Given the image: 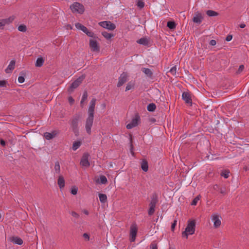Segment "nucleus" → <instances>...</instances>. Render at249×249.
Returning a JSON list of instances; mask_svg holds the SVG:
<instances>
[{
  "label": "nucleus",
  "instance_id": "obj_1",
  "mask_svg": "<svg viewBox=\"0 0 249 249\" xmlns=\"http://www.w3.org/2000/svg\"><path fill=\"white\" fill-rule=\"evenodd\" d=\"M96 99L92 98L90 101L89 107L88 108V117L86 119L85 128L88 134H91V128L92 126L94 119V108Z\"/></svg>",
  "mask_w": 249,
  "mask_h": 249
},
{
  "label": "nucleus",
  "instance_id": "obj_2",
  "mask_svg": "<svg viewBox=\"0 0 249 249\" xmlns=\"http://www.w3.org/2000/svg\"><path fill=\"white\" fill-rule=\"evenodd\" d=\"M196 228V221L195 220H189L185 229V230L182 232V237H186L188 238V235H192L195 233Z\"/></svg>",
  "mask_w": 249,
  "mask_h": 249
},
{
  "label": "nucleus",
  "instance_id": "obj_3",
  "mask_svg": "<svg viewBox=\"0 0 249 249\" xmlns=\"http://www.w3.org/2000/svg\"><path fill=\"white\" fill-rule=\"evenodd\" d=\"M85 77V74H82L74 81L69 88L68 89V92L70 94L71 93L74 91V89H76L82 83Z\"/></svg>",
  "mask_w": 249,
  "mask_h": 249
},
{
  "label": "nucleus",
  "instance_id": "obj_4",
  "mask_svg": "<svg viewBox=\"0 0 249 249\" xmlns=\"http://www.w3.org/2000/svg\"><path fill=\"white\" fill-rule=\"evenodd\" d=\"M70 8L73 13H77L80 14H82L85 11L83 5L77 2L71 4L70 6Z\"/></svg>",
  "mask_w": 249,
  "mask_h": 249
},
{
  "label": "nucleus",
  "instance_id": "obj_5",
  "mask_svg": "<svg viewBox=\"0 0 249 249\" xmlns=\"http://www.w3.org/2000/svg\"><path fill=\"white\" fill-rule=\"evenodd\" d=\"M140 122V116L138 113H136L134 118L132 119L131 122L126 125V128L128 129H131L137 126Z\"/></svg>",
  "mask_w": 249,
  "mask_h": 249
},
{
  "label": "nucleus",
  "instance_id": "obj_6",
  "mask_svg": "<svg viewBox=\"0 0 249 249\" xmlns=\"http://www.w3.org/2000/svg\"><path fill=\"white\" fill-rule=\"evenodd\" d=\"M89 46L92 52L98 53L100 51L99 43L95 39L91 38L89 41Z\"/></svg>",
  "mask_w": 249,
  "mask_h": 249
},
{
  "label": "nucleus",
  "instance_id": "obj_7",
  "mask_svg": "<svg viewBox=\"0 0 249 249\" xmlns=\"http://www.w3.org/2000/svg\"><path fill=\"white\" fill-rule=\"evenodd\" d=\"M79 120L78 116H75L73 117L71 120V127L72 131L76 136H77L79 133L78 128V121Z\"/></svg>",
  "mask_w": 249,
  "mask_h": 249
},
{
  "label": "nucleus",
  "instance_id": "obj_8",
  "mask_svg": "<svg viewBox=\"0 0 249 249\" xmlns=\"http://www.w3.org/2000/svg\"><path fill=\"white\" fill-rule=\"evenodd\" d=\"M99 25L104 28L111 31L114 30L116 28L115 25L110 21H104L100 22L99 23Z\"/></svg>",
  "mask_w": 249,
  "mask_h": 249
},
{
  "label": "nucleus",
  "instance_id": "obj_9",
  "mask_svg": "<svg viewBox=\"0 0 249 249\" xmlns=\"http://www.w3.org/2000/svg\"><path fill=\"white\" fill-rule=\"evenodd\" d=\"M89 155L87 153H85L81 159L80 164L82 166L88 167L90 165V163L89 161Z\"/></svg>",
  "mask_w": 249,
  "mask_h": 249
},
{
  "label": "nucleus",
  "instance_id": "obj_10",
  "mask_svg": "<svg viewBox=\"0 0 249 249\" xmlns=\"http://www.w3.org/2000/svg\"><path fill=\"white\" fill-rule=\"evenodd\" d=\"M15 18L14 16H12L7 18L0 19V28H3L5 25H8L11 23Z\"/></svg>",
  "mask_w": 249,
  "mask_h": 249
},
{
  "label": "nucleus",
  "instance_id": "obj_11",
  "mask_svg": "<svg viewBox=\"0 0 249 249\" xmlns=\"http://www.w3.org/2000/svg\"><path fill=\"white\" fill-rule=\"evenodd\" d=\"M128 77V74L125 72H123L119 77V81L117 84V87H120L122 86L124 83L127 81Z\"/></svg>",
  "mask_w": 249,
  "mask_h": 249
},
{
  "label": "nucleus",
  "instance_id": "obj_12",
  "mask_svg": "<svg viewBox=\"0 0 249 249\" xmlns=\"http://www.w3.org/2000/svg\"><path fill=\"white\" fill-rule=\"evenodd\" d=\"M182 98L185 101L186 104H187L190 106H192V100L189 92H183L182 95Z\"/></svg>",
  "mask_w": 249,
  "mask_h": 249
},
{
  "label": "nucleus",
  "instance_id": "obj_13",
  "mask_svg": "<svg viewBox=\"0 0 249 249\" xmlns=\"http://www.w3.org/2000/svg\"><path fill=\"white\" fill-rule=\"evenodd\" d=\"M137 227L135 225H132L130 227V236L131 241H134L137 235Z\"/></svg>",
  "mask_w": 249,
  "mask_h": 249
},
{
  "label": "nucleus",
  "instance_id": "obj_14",
  "mask_svg": "<svg viewBox=\"0 0 249 249\" xmlns=\"http://www.w3.org/2000/svg\"><path fill=\"white\" fill-rule=\"evenodd\" d=\"M56 131H53L52 132H45L44 133V137L46 140H49L54 138L57 134Z\"/></svg>",
  "mask_w": 249,
  "mask_h": 249
},
{
  "label": "nucleus",
  "instance_id": "obj_15",
  "mask_svg": "<svg viewBox=\"0 0 249 249\" xmlns=\"http://www.w3.org/2000/svg\"><path fill=\"white\" fill-rule=\"evenodd\" d=\"M151 201L149 205H156L157 203L158 202V195L156 193H153L151 195Z\"/></svg>",
  "mask_w": 249,
  "mask_h": 249
},
{
  "label": "nucleus",
  "instance_id": "obj_16",
  "mask_svg": "<svg viewBox=\"0 0 249 249\" xmlns=\"http://www.w3.org/2000/svg\"><path fill=\"white\" fill-rule=\"evenodd\" d=\"M212 220L213 221L214 228H217L221 225V220L217 215H213L212 216Z\"/></svg>",
  "mask_w": 249,
  "mask_h": 249
},
{
  "label": "nucleus",
  "instance_id": "obj_17",
  "mask_svg": "<svg viewBox=\"0 0 249 249\" xmlns=\"http://www.w3.org/2000/svg\"><path fill=\"white\" fill-rule=\"evenodd\" d=\"M137 42L140 44L146 46H149L150 41L146 37H142L137 41Z\"/></svg>",
  "mask_w": 249,
  "mask_h": 249
},
{
  "label": "nucleus",
  "instance_id": "obj_18",
  "mask_svg": "<svg viewBox=\"0 0 249 249\" xmlns=\"http://www.w3.org/2000/svg\"><path fill=\"white\" fill-rule=\"evenodd\" d=\"M15 61L11 60L7 68L5 70V72L7 73H10L14 69L15 66Z\"/></svg>",
  "mask_w": 249,
  "mask_h": 249
},
{
  "label": "nucleus",
  "instance_id": "obj_19",
  "mask_svg": "<svg viewBox=\"0 0 249 249\" xmlns=\"http://www.w3.org/2000/svg\"><path fill=\"white\" fill-rule=\"evenodd\" d=\"M141 167L144 172H147L148 170V163L146 160H142L141 163Z\"/></svg>",
  "mask_w": 249,
  "mask_h": 249
},
{
  "label": "nucleus",
  "instance_id": "obj_20",
  "mask_svg": "<svg viewBox=\"0 0 249 249\" xmlns=\"http://www.w3.org/2000/svg\"><path fill=\"white\" fill-rule=\"evenodd\" d=\"M203 17L200 13L197 14L196 16L193 18V21L194 22L197 24H200L202 22Z\"/></svg>",
  "mask_w": 249,
  "mask_h": 249
},
{
  "label": "nucleus",
  "instance_id": "obj_21",
  "mask_svg": "<svg viewBox=\"0 0 249 249\" xmlns=\"http://www.w3.org/2000/svg\"><path fill=\"white\" fill-rule=\"evenodd\" d=\"M142 71L148 77L152 78L153 76V72L150 69L142 68Z\"/></svg>",
  "mask_w": 249,
  "mask_h": 249
},
{
  "label": "nucleus",
  "instance_id": "obj_22",
  "mask_svg": "<svg viewBox=\"0 0 249 249\" xmlns=\"http://www.w3.org/2000/svg\"><path fill=\"white\" fill-rule=\"evenodd\" d=\"M57 184L60 189H62L65 186V180L63 176H59L57 180Z\"/></svg>",
  "mask_w": 249,
  "mask_h": 249
},
{
  "label": "nucleus",
  "instance_id": "obj_23",
  "mask_svg": "<svg viewBox=\"0 0 249 249\" xmlns=\"http://www.w3.org/2000/svg\"><path fill=\"white\" fill-rule=\"evenodd\" d=\"M11 242L15 244L21 245L23 244L22 240L18 237H12L11 240Z\"/></svg>",
  "mask_w": 249,
  "mask_h": 249
},
{
  "label": "nucleus",
  "instance_id": "obj_24",
  "mask_svg": "<svg viewBox=\"0 0 249 249\" xmlns=\"http://www.w3.org/2000/svg\"><path fill=\"white\" fill-rule=\"evenodd\" d=\"M44 62V60L42 57H38L36 62L35 66L37 67H41Z\"/></svg>",
  "mask_w": 249,
  "mask_h": 249
},
{
  "label": "nucleus",
  "instance_id": "obj_25",
  "mask_svg": "<svg viewBox=\"0 0 249 249\" xmlns=\"http://www.w3.org/2000/svg\"><path fill=\"white\" fill-rule=\"evenodd\" d=\"M88 36L92 37L93 39H96L98 37L95 35V34L90 31H89L87 28L85 32H84Z\"/></svg>",
  "mask_w": 249,
  "mask_h": 249
},
{
  "label": "nucleus",
  "instance_id": "obj_26",
  "mask_svg": "<svg viewBox=\"0 0 249 249\" xmlns=\"http://www.w3.org/2000/svg\"><path fill=\"white\" fill-rule=\"evenodd\" d=\"M102 36H103L105 38H106L107 39H110L112 37H113V36H114L113 34H110V33H108V32H106V31L102 32Z\"/></svg>",
  "mask_w": 249,
  "mask_h": 249
},
{
  "label": "nucleus",
  "instance_id": "obj_27",
  "mask_svg": "<svg viewBox=\"0 0 249 249\" xmlns=\"http://www.w3.org/2000/svg\"><path fill=\"white\" fill-rule=\"evenodd\" d=\"M99 200L101 203H105L107 201V196L106 194H99Z\"/></svg>",
  "mask_w": 249,
  "mask_h": 249
},
{
  "label": "nucleus",
  "instance_id": "obj_28",
  "mask_svg": "<svg viewBox=\"0 0 249 249\" xmlns=\"http://www.w3.org/2000/svg\"><path fill=\"white\" fill-rule=\"evenodd\" d=\"M167 26L171 30L174 29L176 28V24L174 21H169L167 22Z\"/></svg>",
  "mask_w": 249,
  "mask_h": 249
},
{
  "label": "nucleus",
  "instance_id": "obj_29",
  "mask_svg": "<svg viewBox=\"0 0 249 249\" xmlns=\"http://www.w3.org/2000/svg\"><path fill=\"white\" fill-rule=\"evenodd\" d=\"M156 106L154 103L149 104L147 107V110L150 112L154 111L156 109Z\"/></svg>",
  "mask_w": 249,
  "mask_h": 249
},
{
  "label": "nucleus",
  "instance_id": "obj_30",
  "mask_svg": "<svg viewBox=\"0 0 249 249\" xmlns=\"http://www.w3.org/2000/svg\"><path fill=\"white\" fill-rule=\"evenodd\" d=\"M155 206L149 205V209L148 211V214L149 215H152L154 214L155 211Z\"/></svg>",
  "mask_w": 249,
  "mask_h": 249
},
{
  "label": "nucleus",
  "instance_id": "obj_31",
  "mask_svg": "<svg viewBox=\"0 0 249 249\" xmlns=\"http://www.w3.org/2000/svg\"><path fill=\"white\" fill-rule=\"evenodd\" d=\"M76 28L81 30L83 32H85L86 30L87 29V27L83 25L80 23H76L75 25Z\"/></svg>",
  "mask_w": 249,
  "mask_h": 249
},
{
  "label": "nucleus",
  "instance_id": "obj_32",
  "mask_svg": "<svg viewBox=\"0 0 249 249\" xmlns=\"http://www.w3.org/2000/svg\"><path fill=\"white\" fill-rule=\"evenodd\" d=\"M81 144V142L79 141L74 142L72 144V150L75 151L80 146Z\"/></svg>",
  "mask_w": 249,
  "mask_h": 249
},
{
  "label": "nucleus",
  "instance_id": "obj_33",
  "mask_svg": "<svg viewBox=\"0 0 249 249\" xmlns=\"http://www.w3.org/2000/svg\"><path fill=\"white\" fill-rule=\"evenodd\" d=\"M54 170L56 174H60V167L59 161H57L55 162L54 165Z\"/></svg>",
  "mask_w": 249,
  "mask_h": 249
},
{
  "label": "nucleus",
  "instance_id": "obj_34",
  "mask_svg": "<svg viewBox=\"0 0 249 249\" xmlns=\"http://www.w3.org/2000/svg\"><path fill=\"white\" fill-rule=\"evenodd\" d=\"M207 15L209 17H213V16H216L218 15V13L213 11V10H208L206 12Z\"/></svg>",
  "mask_w": 249,
  "mask_h": 249
},
{
  "label": "nucleus",
  "instance_id": "obj_35",
  "mask_svg": "<svg viewBox=\"0 0 249 249\" xmlns=\"http://www.w3.org/2000/svg\"><path fill=\"white\" fill-rule=\"evenodd\" d=\"M229 174L230 172L228 170H224L221 173L220 175L221 176L224 177V178H227L229 177Z\"/></svg>",
  "mask_w": 249,
  "mask_h": 249
},
{
  "label": "nucleus",
  "instance_id": "obj_36",
  "mask_svg": "<svg viewBox=\"0 0 249 249\" xmlns=\"http://www.w3.org/2000/svg\"><path fill=\"white\" fill-rule=\"evenodd\" d=\"M134 83L132 82H129L127 83L126 88H125V91H128L130 89H131L132 88H134Z\"/></svg>",
  "mask_w": 249,
  "mask_h": 249
},
{
  "label": "nucleus",
  "instance_id": "obj_37",
  "mask_svg": "<svg viewBox=\"0 0 249 249\" xmlns=\"http://www.w3.org/2000/svg\"><path fill=\"white\" fill-rule=\"evenodd\" d=\"M100 183L104 184H106L107 182V178L104 175H102L100 177Z\"/></svg>",
  "mask_w": 249,
  "mask_h": 249
},
{
  "label": "nucleus",
  "instance_id": "obj_38",
  "mask_svg": "<svg viewBox=\"0 0 249 249\" xmlns=\"http://www.w3.org/2000/svg\"><path fill=\"white\" fill-rule=\"evenodd\" d=\"M18 30L20 32H25L27 30V27L25 25H20L18 27Z\"/></svg>",
  "mask_w": 249,
  "mask_h": 249
},
{
  "label": "nucleus",
  "instance_id": "obj_39",
  "mask_svg": "<svg viewBox=\"0 0 249 249\" xmlns=\"http://www.w3.org/2000/svg\"><path fill=\"white\" fill-rule=\"evenodd\" d=\"M200 196L198 195L196 197L191 203L192 205H196L198 201L200 199Z\"/></svg>",
  "mask_w": 249,
  "mask_h": 249
},
{
  "label": "nucleus",
  "instance_id": "obj_40",
  "mask_svg": "<svg viewBox=\"0 0 249 249\" xmlns=\"http://www.w3.org/2000/svg\"><path fill=\"white\" fill-rule=\"evenodd\" d=\"M150 249H158V244L156 241H153L150 245Z\"/></svg>",
  "mask_w": 249,
  "mask_h": 249
},
{
  "label": "nucleus",
  "instance_id": "obj_41",
  "mask_svg": "<svg viewBox=\"0 0 249 249\" xmlns=\"http://www.w3.org/2000/svg\"><path fill=\"white\" fill-rule=\"evenodd\" d=\"M88 96V92L86 90L84 91L82 97V102H84L85 100L87 99Z\"/></svg>",
  "mask_w": 249,
  "mask_h": 249
},
{
  "label": "nucleus",
  "instance_id": "obj_42",
  "mask_svg": "<svg viewBox=\"0 0 249 249\" xmlns=\"http://www.w3.org/2000/svg\"><path fill=\"white\" fill-rule=\"evenodd\" d=\"M137 5L140 8L142 9L144 6V3L142 0H139L137 2Z\"/></svg>",
  "mask_w": 249,
  "mask_h": 249
},
{
  "label": "nucleus",
  "instance_id": "obj_43",
  "mask_svg": "<svg viewBox=\"0 0 249 249\" xmlns=\"http://www.w3.org/2000/svg\"><path fill=\"white\" fill-rule=\"evenodd\" d=\"M77 191H78L77 187L74 186L71 188V194H72L73 195H75L77 193Z\"/></svg>",
  "mask_w": 249,
  "mask_h": 249
},
{
  "label": "nucleus",
  "instance_id": "obj_44",
  "mask_svg": "<svg viewBox=\"0 0 249 249\" xmlns=\"http://www.w3.org/2000/svg\"><path fill=\"white\" fill-rule=\"evenodd\" d=\"M7 84L6 80H0V87H5Z\"/></svg>",
  "mask_w": 249,
  "mask_h": 249
},
{
  "label": "nucleus",
  "instance_id": "obj_45",
  "mask_svg": "<svg viewBox=\"0 0 249 249\" xmlns=\"http://www.w3.org/2000/svg\"><path fill=\"white\" fill-rule=\"evenodd\" d=\"M177 68L176 66L172 67L170 70V72L172 73L173 75H175L176 73Z\"/></svg>",
  "mask_w": 249,
  "mask_h": 249
},
{
  "label": "nucleus",
  "instance_id": "obj_46",
  "mask_svg": "<svg viewBox=\"0 0 249 249\" xmlns=\"http://www.w3.org/2000/svg\"><path fill=\"white\" fill-rule=\"evenodd\" d=\"M244 66L243 65H241L239 66L236 73H241L244 70Z\"/></svg>",
  "mask_w": 249,
  "mask_h": 249
},
{
  "label": "nucleus",
  "instance_id": "obj_47",
  "mask_svg": "<svg viewBox=\"0 0 249 249\" xmlns=\"http://www.w3.org/2000/svg\"><path fill=\"white\" fill-rule=\"evenodd\" d=\"M177 220H175L174 222L172 223V224L171 225V230L172 231H174V229L175 228V226L177 225Z\"/></svg>",
  "mask_w": 249,
  "mask_h": 249
},
{
  "label": "nucleus",
  "instance_id": "obj_48",
  "mask_svg": "<svg viewBox=\"0 0 249 249\" xmlns=\"http://www.w3.org/2000/svg\"><path fill=\"white\" fill-rule=\"evenodd\" d=\"M219 191L220 193L223 195H225L226 194V190L225 188H220Z\"/></svg>",
  "mask_w": 249,
  "mask_h": 249
},
{
  "label": "nucleus",
  "instance_id": "obj_49",
  "mask_svg": "<svg viewBox=\"0 0 249 249\" xmlns=\"http://www.w3.org/2000/svg\"><path fill=\"white\" fill-rule=\"evenodd\" d=\"M71 214L72 216L75 217L76 218H78L79 217V214H78L77 213L75 212H72Z\"/></svg>",
  "mask_w": 249,
  "mask_h": 249
},
{
  "label": "nucleus",
  "instance_id": "obj_50",
  "mask_svg": "<svg viewBox=\"0 0 249 249\" xmlns=\"http://www.w3.org/2000/svg\"><path fill=\"white\" fill-rule=\"evenodd\" d=\"M25 79L23 76H19L18 78V81L20 83H22L24 82Z\"/></svg>",
  "mask_w": 249,
  "mask_h": 249
},
{
  "label": "nucleus",
  "instance_id": "obj_51",
  "mask_svg": "<svg viewBox=\"0 0 249 249\" xmlns=\"http://www.w3.org/2000/svg\"><path fill=\"white\" fill-rule=\"evenodd\" d=\"M68 101H69V103L71 105L73 104L74 102V100L73 99V98L71 96L69 97Z\"/></svg>",
  "mask_w": 249,
  "mask_h": 249
},
{
  "label": "nucleus",
  "instance_id": "obj_52",
  "mask_svg": "<svg viewBox=\"0 0 249 249\" xmlns=\"http://www.w3.org/2000/svg\"><path fill=\"white\" fill-rule=\"evenodd\" d=\"M130 150L132 154H133V145L132 144V139L131 137L130 140Z\"/></svg>",
  "mask_w": 249,
  "mask_h": 249
},
{
  "label": "nucleus",
  "instance_id": "obj_53",
  "mask_svg": "<svg viewBox=\"0 0 249 249\" xmlns=\"http://www.w3.org/2000/svg\"><path fill=\"white\" fill-rule=\"evenodd\" d=\"M83 237L88 241H89V235L87 233H84L83 235Z\"/></svg>",
  "mask_w": 249,
  "mask_h": 249
},
{
  "label": "nucleus",
  "instance_id": "obj_54",
  "mask_svg": "<svg viewBox=\"0 0 249 249\" xmlns=\"http://www.w3.org/2000/svg\"><path fill=\"white\" fill-rule=\"evenodd\" d=\"M0 143L2 146H5L6 145L5 141L2 139H0Z\"/></svg>",
  "mask_w": 249,
  "mask_h": 249
},
{
  "label": "nucleus",
  "instance_id": "obj_55",
  "mask_svg": "<svg viewBox=\"0 0 249 249\" xmlns=\"http://www.w3.org/2000/svg\"><path fill=\"white\" fill-rule=\"evenodd\" d=\"M216 42L215 40L212 39L210 41V45L214 46L216 45Z\"/></svg>",
  "mask_w": 249,
  "mask_h": 249
},
{
  "label": "nucleus",
  "instance_id": "obj_56",
  "mask_svg": "<svg viewBox=\"0 0 249 249\" xmlns=\"http://www.w3.org/2000/svg\"><path fill=\"white\" fill-rule=\"evenodd\" d=\"M232 36L231 35H228L226 38V40L227 41H230L232 39Z\"/></svg>",
  "mask_w": 249,
  "mask_h": 249
},
{
  "label": "nucleus",
  "instance_id": "obj_57",
  "mask_svg": "<svg viewBox=\"0 0 249 249\" xmlns=\"http://www.w3.org/2000/svg\"><path fill=\"white\" fill-rule=\"evenodd\" d=\"M239 27L241 28H244L246 27V25L244 23L240 24Z\"/></svg>",
  "mask_w": 249,
  "mask_h": 249
},
{
  "label": "nucleus",
  "instance_id": "obj_58",
  "mask_svg": "<svg viewBox=\"0 0 249 249\" xmlns=\"http://www.w3.org/2000/svg\"><path fill=\"white\" fill-rule=\"evenodd\" d=\"M83 212L86 215H88L89 214V212L86 210H84Z\"/></svg>",
  "mask_w": 249,
  "mask_h": 249
},
{
  "label": "nucleus",
  "instance_id": "obj_59",
  "mask_svg": "<svg viewBox=\"0 0 249 249\" xmlns=\"http://www.w3.org/2000/svg\"><path fill=\"white\" fill-rule=\"evenodd\" d=\"M218 188V186L217 185H215L214 186H213V189L214 190H217V189Z\"/></svg>",
  "mask_w": 249,
  "mask_h": 249
},
{
  "label": "nucleus",
  "instance_id": "obj_60",
  "mask_svg": "<svg viewBox=\"0 0 249 249\" xmlns=\"http://www.w3.org/2000/svg\"><path fill=\"white\" fill-rule=\"evenodd\" d=\"M68 28L71 29V25H68Z\"/></svg>",
  "mask_w": 249,
  "mask_h": 249
},
{
  "label": "nucleus",
  "instance_id": "obj_61",
  "mask_svg": "<svg viewBox=\"0 0 249 249\" xmlns=\"http://www.w3.org/2000/svg\"><path fill=\"white\" fill-rule=\"evenodd\" d=\"M82 104H83V102H82V100H81V102H80V104H81V105H82Z\"/></svg>",
  "mask_w": 249,
  "mask_h": 249
},
{
  "label": "nucleus",
  "instance_id": "obj_62",
  "mask_svg": "<svg viewBox=\"0 0 249 249\" xmlns=\"http://www.w3.org/2000/svg\"><path fill=\"white\" fill-rule=\"evenodd\" d=\"M152 121H155V119L152 120Z\"/></svg>",
  "mask_w": 249,
  "mask_h": 249
},
{
  "label": "nucleus",
  "instance_id": "obj_63",
  "mask_svg": "<svg viewBox=\"0 0 249 249\" xmlns=\"http://www.w3.org/2000/svg\"><path fill=\"white\" fill-rule=\"evenodd\" d=\"M152 121H155V119L152 120Z\"/></svg>",
  "mask_w": 249,
  "mask_h": 249
}]
</instances>
